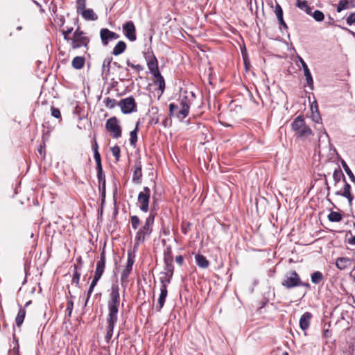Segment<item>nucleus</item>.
I'll return each mask as SVG.
<instances>
[{"instance_id":"f257e3e1","label":"nucleus","mask_w":355,"mask_h":355,"mask_svg":"<svg viewBox=\"0 0 355 355\" xmlns=\"http://www.w3.org/2000/svg\"><path fill=\"white\" fill-rule=\"evenodd\" d=\"M120 306V293L118 284H113L111 286L107 301L108 315L107 318L106 335L105 340L109 343L112 335L114 327L118 320V313Z\"/></svg>"},{"instance_id":"f03ea898","label":"nucleus","mask_w":355,"mask_h":355,"mask_svg":"<svg viewBox=\"0 0 355 355\" xmlns=\"http://www.w3.org/2000/svg\"><path fill=\"white\" fill-rule=\"evenodd\" d=\"M155 214L152 209L148 216L146 218L144 225L137 232L135 238V248L144 243L146 238H148L151 234Z\"/></svg>"},{"instance_id":"7ed1b4c3","label":"nucleus","mask_w":355,"mask_h":355,"mask_svg":"<svg viewBox=\"0 0 355 355\" xmlns=\"http://www.w3.org/2000/svg\"><path fill=\"white\" fill-rule=\"evenodd\" d=\"M180 104V109H179V105L174 103H171L169 104V116H175L180 121H182L188 116L189 112L190 103L188 99V97L187 96H182L181 98Z\"/></svg>"},{"instance_id":"20e7f679","label":"nucleus","mask_w":355,"mask_h":355,"mask_svg":"<svg viewBox=\"0 0 355 355\" xmlns=\"http://www.w3.org/2000/svg\"><path fill=\"white\" fill-rule=\"evenodd\" d=\"M300 277L295 270L288 271L282 282V286L286 289H292L299 286Z\"/></svg>"},{"instance_id":"39448f33","label":"nucleus","mask_w":355,"mask_h":355,"mask_svg":"<svg viewBox=\"0 0 355 355\" xmlns=\"http://www.w3.org/2000/svg\"><path fill=\"white\" fill-rule=\"evenodd\" d=\"M105 129L110 132L112 137L114 139L121 137L122 128L119 120L116 116H112L107 120Z\"/></svg>"},{"instance_id":"423d86ee","label":"nucleus","mask_w":355,"mask_h":355,"mask_svg":"<svg viewBox=\"0 0 355 355\" xmlns=\"http://www.w3.org/2000/svg\"><path fill=\"white\" fill-rule=\"evenodd\" d=\"M150 198V189L148 187H144L143 191L139 192L138 195V203L139 209L143 212H148L149 210V202Z\"/></svg>"},{"instance_id":"0eeeda50","label":"nucleus","mask_w":355,"mask_h":355,"mask_svg":"<svg viewBox=\"0 0 355 355\" xmlns=\"http://www.w3.org/2000/svg\"><path fill=\"white\" fill-rule=\"evenodd\" d=\"M118 105L121 107L122 113L125 114L137 112V103L132 96L121 99L118 103Z\"/></svg>"},{"instance_id":"6e6552de","label":"nucleus","mask_w":355,"mask_h":355,"mask_svg":"<svg viewBox=\"0 0 355 355\" xmlns=\"http://www.w3.org/2000/svg\"><path fill=\"white\" fill-rule=\"evenodd\" d=\"M123 33L125 37L130 42H135L137 40L136 27L132 21H128L123 24Z\"/></svg>"},{"instance_id":"1a4fd4ad","label":"nucleus","mask_w":355,"mask_h":355,"mask_svg":"<svg viewBox=\"0 0 355 355\" xmlns=\"http://www.w3.org/2000/svg\"><path fill=\"white\" fill-rule=\"evenodd\" d=\"M145 59L147 62V66L151 74L159 71L158 61L153 51L144 53Z\"/></svg>"},{"instance_id":"9d476101","label":"nucleus","mask_w":355,"mask_h":355,"mask_svg":"<svg viewBox=\"0 0 355 355\" xmlns=\"http://www.w3.org/2000/svg\"><path fill=\"white\" fill-rule=\"evenodd\" d=\"M135 263V255H132L131 252H128V260L125 268L122 271L121 275V281L122 284L125 282L132 270V266Z\"/></svg>"},{"instance_id":"9b49d317","label":"nucleus","mask_w":355,"mask_h":355,"mask_svg":"<svg viewBox=\"0 0 355 355\" xmlns=\"http://www.w3.org/2000/svg\"><path fill=\"white\" fill-rule=\"evenodd\" d=\"M105 248H103L100 254V259L96 263L94 276L101 278L105 267Z\"/></svg>"},{"instance_id":"f8f14e48","label":"nucleus","mask_w":355,"mask_h":355,"mask_svg":"<svg viewBox=\"0 0 355 355\" xmlns=\"http://www.w3.org/2000/svg\"><path fill=\"white\" fill-rule=\"evenodd\" d=\"M344 182L343 191H337L335 192L336 196H343L347 199L349 205L352 204L354 200V196L351 193V185L347 182V180Z\"/></svg>"},{"instance_id":"ddd939ff","label":"nucleus","mask_w":355,"mask_h":355,"mask_svg":"<svg viewBox=\"0 0 355 355\" xmlns=\"http://www.w3.org/2000/svg\"><path fill=\"white\" fill-rule=\"evenodd\" d=\"M298 59H299L300 62L302 64V69L304 71V74L306 78V84L310 87L311 89H313V80L311 71H310L306 63L304 62V60L300 56L298 57Z\"/></svg>"},{"instance_id":"4468645a","label":"nucleus","mask_w":355,"mask_h":355,"mask_svg":"<svg viewBox=\"0 0 355 355\" xmlns=\"http://www.w3.org/2000/svg\"><path fill=\"white\" fill-rule=\"evenodd\" d=\"M70 40L71 41V46L73 49H78L82 46L86 47L89 42V38L86 36L72 37Z\"/></svg>"},{"instance_id":"2eb2a0df","label":"nucleus","mask_w":355,"mask_h":355,"mask_svg":"<svg viewBox=\"0 0 355 355\" xmlns=\"http://www.w3.org/2000/svg\"><path fill=\"white\" fill-rule=\"evenodd\" d=\"M142 178V165L140 161H137L134 166L132 182L135 184H141Z\"/></svg>"},{"instance_id":"dca6fc26","label":"nucleus","mask_w":355,"mask_h":355,"mask_svg":"<svg viewBox=\"0 0 355 355\" xmlns=\"http://www.w3.org/2000/svg\"><path fill=\"white\" fill-rule=\"evenodd\" d=\"M313 315L310 312H305L300 318L299 324L302 331H306L309 328L311 320Z\"/></svg>"},{"instance_id":"f3484780","label":"nucleus","mask_w":355,"mask_h":355,"mask_svg":"<svg viewBox=\"0 0 355 355\" xmlns=\"http://www.w3.org/2000/svg\"><path fill=\"white\" fill-rule=\"evenodd\" d=\"M353 260L348 257H338L336 261V266L339 270H345L352 267Z\"/></svg>"},{"instance_id":"a211bd4d","label":"nucleus","mask_w":355,"mask_h":355,"mask_svg":"<svg viewBox=\"0 0 355 355\" xmlns=\"http://www.w3.org/2000/svg\"><path fill=\"white\" fill-rule=\"evenodd\" d=\"M275 13L277 16L279 24V28L282 30V28H284L285 30L288 29V26L286 24L284 19V12L283 10L281 7V6L278 3L276 4L275 8Z\"/></svg>"},{"instance_id":"6ab92c4d","label":"nucleus","mask_w":355,"mask_h":355,"mask_svg":"<svg viewBox=\"0 0 355 355\" xmlns=\"http://www.w3.org/2000/svg\"><path fill=\"white\" fill-rule=\"evenodd\" d=\"M167 295L168 291L167 288H166V286L164 285L163 286H161L160 294L158 298V305H157L156 306L157 311H160L163 308Z\"/></svg>"},{"instance_id":"aec40b11","label":"nucleus","mask_w":355,"mask_h":355,"mask_svg":"<svg viewBox=\"0 0 355 355\" xmlns=\"http://www.w3.org/2000/svg\"><path fill=\"white\" fill-rule=\"evenodd\" d=\"M355 8V0H340L337 6V12Z\"/></svg>"},{"instance_id":"412c9836","label":"nucleus","mask_w":355,"mask_h":355,"mask_svg":"<svg viewBox=\"0 0 355 355\" xmlns=\"http://www.w3.org/2000/svg\"><path fill=\"white\" fill-rule=\"evenodd\" d=\"M155 78V84L158 85V88L161 91V94H163L165 89V80L164 77L162 76L160 71H157L152 74Z\"/></svg>"},{"instance_id":"4be33fe9","label":"nucleus","mask_w":355,"mask_h":355,"mask_svg":"<svg viewBox=\"0 0 355 355\" xmlns=\"http://www.w3.org/2000/svg\"><path fill=\"white\" fill-rule=\"evenodd\" d=\"M110 33H111V31H110L107 28H102L100 31L101 40L102 44L104 46H107L110 41H112Z\"/></svg>"},{"instance_id":"5701e85b","label":"nucleus","mask_w":355,"mask_h":355,"mask_svg":"<svg viewBox=\"0 0 355 355\" xmlns=\"http://www.w3.org/2000/svg\"><path fill=\"white\" fill-rule=\"evenodd\" d=\"M79 13L86 20L95 21L98 19L97 15L91 8H85Z\"/></svg>"},{"instance_id":"b1692460","label":"nucleus","mask_w":355,"mask_h":355,"mask_svg":"<svg viewBox=\"0 0 355 355\" xmlns=\"http://www.w3.org/2000/svg\"><path fill=\"white\" fill-rule=\"evenodd\" d=\"M305 123L304 119L302 116H297L293 121L291 123V127L293 130L296 132V134L302 129V126Z\"/></svg>"},{"instance_id":"393cba45","label":"nucleus","mask_w":355,"mask_h":355,"mask_svg":"<svg viewBox=\"0 0 355 355\" xmlns=\"http://www.w3.org/2000/svg\"><path fill=\"white\" fill-rule=\"evenodd\" d=\"M112 62V58L107 56L106 57L102 64V74L107 77L110 73V65Z\"/></svg>"},{"instance_id":"a878e982","label":"nucleus","mask_w":355,"mask_h":355,"mask_svg":"<svg viewBox=\"0 0 355 355\" xmlns=\"http://www.w3.org/2000/svg\"><path fill=\"white\" fill-rule=\"evenodd\" d=\"M126 49V44L123 41H119L114 47L112 53L116 56L123 53Z\"/></svg>"},{"instance_id":"bb28decb","label":"nucleus","mask_w":355,"mask_h":355,"mask_svg":"<svg viewBox=\"0 0 355 355\" xmlns=\"http://www.w3.org/2000/svg\"><path fill=\"white\" fill-rule=\"evenodd\" d=\"M195 258L196 263L200 268H207L209 266V262L204 255L198 254Z\"/></svg>"},{"instance_id":"cd10ccee","label":"nucleus","mask_w":355,"mask_h":355,"mask_svg":"<svg viewBox=\"0 0 355 355\" xmlns=\"http://www.w3.org/2000/svg\"><path fill=\"white\" fill-rule=\"evenodd\" d=\"M101 278L98 277H96V276H94V278L90 284V286L89 287V289L87 291V298H86V300H85V306H86L87 305V303L89 300V298L94 291V287L96 286L98 282L99 281Z\"/></svg>"},{"instance_id":"c85d7f7f","label":"nucleus","mask_w":355,"mask_h":355,"mask_svg":"<svg viewBox=\"0 0 355 355\" xmlns=\"http://www.w3.org/2000/svg\"><path fill=\"white\" fill-rule=\"evenodd\" d=\"M333 178L335 184L338 183L340 180H343V182L346 180L345 176L339 166L334 171Z\"/></svg>"},{"instance_id":"c756f323","label":"nucleus","mask_w":355,"mask_h":355,"mask_svg":"<svg viewBox=\"0 0 355 355\" xmlns=\"http://www.w3.org/2000/svg\"><path fill=\"white\" fill-rule=\"evenodd\" d=\"M85 59L83 56L75 57L72 62L71 65L76 69H80L84 67Z\"/></svg>"},{"instance_id":"7c9ffc66","label":"nucleus","mask_w":355,"mask_h":355,"mask_svg":"<svg viewBox=\"0 0 355 355\" xmlns=\"http://www.w3.org/2000/svg\"><path fill=\"white\" fill-rule=\"evenodd\" d=\"M26 316L25 309L20 308L15 318V322L17 326L20 328L22 325L24 318Z\"/></svg>"},{"instance_id":"2f4dec72","label":"nucleus","mask_w":355,"mask_h":355,"mask_svg":"<svg viewBox=\"0 0 355 355\" xmlns=\"http://www.w3.org/2000/svg\"><path fill=\"white\" fill-rule=\"evenodd\" d=\"M139 121H137L135 129L132 130L130 133V144L132 146H135L136 143L137 141V132L139 131Z\"/></svg>"},{"instance_id":"473e14b6","label":"nucleus","mask_w":355,"mask_h":355,"mask_svg":"<svg viewBox=\"0 0 355 355\" xmlns=\"http://www.w3.org/2000/svg\"><path fill=\"white\" fill-rule=\"evenodd\" d=\"M296 6L298 8L304 10L307 15L311 14L312 8L308 5L306 1L303 0L302 1H300V0H297Z\"/></svg>"},{"instance_id":"72a5a7b5","label":"nucleus","mask_w":355,"mask_h":355,"mask_svg":"<svg viewBox=\"0 0 355 355\" xmlns=\"http://www.w3.org/2000/svg\"><path fill=\"white\" fill-rule=\"evenodd\" d=\"M323 279L324 275L320 271H315L311 275V280L315 284L320 283Z\"/></svg>"},{"instance_id":"f704fd0d","label":"nucleus","mask_w":355,"mask_h":355,"mask_svg":"<svg viewBox=\"0 0 355 355\" xmlns=\"http://www.w3.org/2000/svg\"><path fill=\"white\" fill-rule=\"evenodd\" d=\"M97 171V179L99 184L100 188H105V177L103 174V168L96 169Z\"/></svg>"},{"instance_id":"c9c22d12","label":"nucleus","mask_w":355,"mask_h":355,"mask_svg":"<svg viewBox=\"0 0 355 355\" xmlns=\"http://www.w3.org/2000/svg\"><path fill=\"white\" fill-rule=\"evenodd\" d=\"M315 112L313 111V105H312L311 107V110L312 112V114H311L312 119L315 123H318V124L321 125L322 119L320 115L318 107L317 105H315Z\"/></svg>"},{"instance_id":"e433bc0d","label":"nucleus","mask_w":355,"mask_h":355,"mask_svg":"<svg viewBox=\"0 0 355 355\" xmlns=\"http://www.w3.org/2000/svg\"><path fill=\"white\" fill-rule=\"evenodd\" d=\"M341 165L345 173L349 176L350 180L355 184V175H354V173H352V171H351V169L349 168L347 164L344 159H341Z\"/></svg>"},{"instance_id":"4c0bfd02","label":"nucleus","mask_w":355,"mask_h":355,"mask_svg":"<svg viewBox=\"0 0 355 355\" xmlns=\"http://www.w3.org/2000/svg\"><path fill=\"white\" fill-rule=\"evenodd\" d=\"M164 270L165 272H161L162 275L167 276L170 275L172 277L173 275L174 267L173 263L164 262Z\"/></svg>"},{"instance_id":"58836bf2","label":"nucleus","mask_w":355,"mask_h":355,"mask_svg":"<svg viewBox=\"0 0 355 355\" xmlns=\"http://www.w3.org/2000/svg\"><path fill=\"white\" fill-rule=\"evenodd\" d=\"M327 218L331 222H340L342 220L343 216L339 212L332 211L329 213Z\"/></svg>"},{"instance_id":"ea45409f","label":"nucleus","mask_w":355,"mask_h":355,"mask_svg":"<svg viewBox=\"0 0 355 355\" xmlns=\"http://www.w3.org/2000/svg\"><path fill=\"white\" fill-rule=\"evenodd\" d=\"M311 134L312 131L311 128L309 126H307L306 123H304L302 129H300V131L297 133V137H302L310 135Z\"/></svg>"},{"instance_id":"a19ab883","label":"nucleus","mask_w":355,"mask_h":355,"mask_svg":"<svg viewBox=\"0 0 355 355\" xmlns=\"http://www.w3.org/2000/svg\"><path fill=\"white\" fill-rule=\"evenodd\" d=\"M119 79L120 81L128 80L130 79V70L128 68L121 69L119 74Z\"/></svg>"},{"instance_id":"79ce46f5","label":"nucleus","mask_w":355,"mask_h":355,"mask_svg":"<svg viewBox=\"0 0 355 355\" xmlns=\"http://www.w3.org/2000/svg\"><path fill=\"white\" fill-rule=\"evenodd\" d=\"M310 15H311L313 17V19L318 22L322 21L324 19V13L319 10H315L313 12H311V14Z\"/></svg>"},{"instance_id":"37998d69","label":"nucleus","mask_w":355,"mask_h":355,"mask_svg":"<svg viewBox=\"0 0 355 355\" xmlns=\"http://www.w3.org/2000/svg\"><path fill=\"white\" fill-rule=\"evenodd\" d=\"M164 262H169L173 263V257L172 254V251L171 248H167L166 250L164 251Z\"/></svg>"},{"instance_id":"c03bdc74","label":"nucleus","mask_w":355,"mask_h":355,"mask_svg":"<svg viewBox=\"0 0 355 355\" xmlns=\"http://www.w3.org/2000/svg\"><path fill=\"white\" fill-rule=\"evenodd\" d=\"M103 103L106 107L112 109L116 105V101L114 98L107 97L104 99Z\"/></svg>"},{"instance_id":"a18cd8bd","label":"nucleus","mask_w":355,"mask_h":355,"mask_svg":"<svg viewBox=\"0 0 355 355\" xmlns=\"http://www.w3.org/2000/svg\"><path fill=\"white\" fill-rule=\"evenodd\" d=\"M94 157L96 164V169L103 168L101 157L98 150H95V152H94Z\"/></svg>"},{"instance_id":"49530a36","label":"nucleus","mask_w":355,"mask_h":355,"mask_svg":"<svg viewBox=\"0 0 355 355\" xmlns=\"http://www.w3.org/2000/svg\"><path fill=\"white\" fill-rule=\"evenodd\" d=\"M130 221H131L132 227L134 230H137L140 223L139 218L137 216H132L130 217Z\"/></svg>"},{"instance_id":"de8ad7c7","label":"nucleus","mask_w":355,"mask_h":355,"mask_svg":"<svg viewBox=\"0 0 355 355\" xmlns=\"http://www.w3.org/2000/svg\"><path fill=\"white\" fill-rule=\"evenodd\" d=\"M111 151L112 153V155L116 159V161L118 162L120 158V153L121 150L119 146H114L112 148H111Z\"/></svg>"},{"instance_id":"09e8293b","label":"nucleus","mask_w":355,"mask_h":355,"mask_svg":"<svg viewBox=\"0 0 355 355\" xmlns=\"http://www.w3.org/2000/svg\"><path fill=\"white\" fill-rule=\"evenodd\" d=\"M76 8L78 13L86 8V0H76Z\"/></svg>"},{"instance_id":"8fccbe9b","label":"nucleus","mask_w":355,"mask_h":355,"mask_svg":"<svg viewBox=\"0 0 355 355\" xmlns=\"http://www.w3.org/2000/svg\"><path fill=\"white\" fill-rule=\"evenodd\" d=\"M80 272H73L71 284H75L76 286L79 287V281L80 278Z\"/></svg>"},{"instance_id":"3c124183","label":"nucleus","mask_w":355,"mask_h":355,"mask_svg":"<svg viewBox=\"0 0 355 355\" xmlns=\"http://www.w3.org/2000/svg\"><path fill=\"white\" fill-rule=\"evenodd\" d=\"M126 64L128 67L132 68V69H136L137 71H141L144 69V67L141 64H134L133 63H132L129 59H127L126 60Z\"/></svg>"},{"instance_id":"603ef678","label":"nucleus","mask_w":355,"mask_h":355,"mask_svg":"<svg viewBox=\"0 0 355 355\" xmlns=\"http://www.w3.org/2000/svg\"><path fill=\"white\" fill-rule=\"evenodd\" d=\"M73 309V302L72 300H68L67 303L66 311L67 312V317L70 318Z\"/></svg>"},{"instance_id":"864d4df0","label":"nucleus","mask_w":355,"mask_h":355,"mask_svg":"<svg viewBox=\"0 0 355 355\" xmlns=\"http://www.w3.org/2000/svg\"><path fill=\"white\" fill-rule=\"evenodd\" d=\"M172 277H170V275L164 276L160 277V282H161V286H163L164 285L166 286V288H167V284H169L171 282Z\"/></svg>"},{"instance_id":"5fc2aeb1","label":"nucleus","mask_w":355,"mask_h":355,"mask_svg":"<svg viewBox=\"0 0 355 355\" xmlns=\"http://www.w3.org/2000/svg\"><path fill=\"white\" fill-rule=\"evenodd\" d=\"M346 22L348 25L352 26L355 24V12L350 13L346 18Z\"/></svg>"},{"instance_id":"6e6d98bb","label":"nucleus","mask_w":355,"mask_h":355,"mask_svg":"<svg viewBox=\"0 0 355 355\" xmlns=\"http://www.w3.org/2000/svg\"><path fill=\"white\" fill-rule=\"evenodd\" d=\"M51 115L56 119H61V114L60 110L55 107H51Z\"/></svg>"},{"instance_id":"4d7b16f0","label":"nucleus","mask_w":355,"mask_h":355,"mask_svg":"<svg viewBox=\"0 0 355 355\" xmlns=\"http://www.w3.org/2000/svg\"><path fill=\"white\" fill-rule=\"evenodd\" d=\"M73 31V28L72 27H70V28H67L66 30H63L62 31V35L64 36V40H69L70 38L69 37V34L71 33Z\"/></svg>"},{"instance_id":"13d9d810","label":"nucleus","mask_w":355,"mask_h":355,"mask_svg":"<svg viewBox=\"0 0 355 355\" xmlns=\"http://www.w3.org/2000/svg\"><path fill=\"white\" fill-rule=\"evenodd\" d=\"M154 187L155 188L156 187L155 186ZM152 199H153V207L155 208V206L157 205V202L159 200V195L155 189L154 194L153 195Z\"/></svg>"},{"instance_id":"bf43d9fd","label":"nucleus","mask_w":355,"mask_h":355,"mask_svg":"<svg viewBox=\"0 0 355 355\" xmlns=\"http://www.w3.org/2000/svg\"><path fill=\"white\" fill-rule=\"evenodd\" d=\"M81 36H84V33L83 31H80L79 28H78L73 33L72 37H78Z\"/></svg>"},{"instance_id":"052dcab7","label":"nucleus","mask_w":355,"mask_h":355,"mask_svg":"<svg viewBox=\"0 0 355 355\" xmlns=\"http://www.w3.org/2000/svg\"><path fill=\"white\" fill-rule=\"evenodd\" d=\"M99 190L101 193V205H103L105 200V188H100Z\"/></svg>"},{"instance_id":"680f3d73","label":"nucleus","mask_w":355,"mask_h":355,"mask_svg":"<svg viewBox=\"0 0 355 355\" xmlns=\"http://www.w3.org/2000/svg\"><path fill=\"white\" fill-rule=\"evenodd\" d=\"M175 261L177 262L178 264L182 266L184 262V257L182 255L177 256L175 257Z\"/></svg>"},{"instance_id":"e2e57ef3","label":"nucleus","mask_w":355,"mask_h":355,"mask_svg":"<svg viewBox=\"0 0 355 355\" xmlns=\"http://www.w3.org/2000/svg\"><path fill=\"white\" fill-rule=\"evenodd\" d=\"M19 344H18V342L17 341L16 342V346H15L13 347V351H14V355H20L19 354Z\"/></svg>"},{"instance_id":"0e129e2a","label":"nucleus","mask_w":355,"mask_h":355,"mask_svg":"<svg viewBox=\"0 0 355 355\" xmlns=\"http://www.w3.org/2000/svg\"><path fill=\"white\" fill-rule=\"evenodd\" d=\"M299 286H304L308 289H309L311 288L310 284L309 282H302L301 279H300V283L299 284Z\"/></svg>"},{"instance_id":"69168bd1","label":"nucleus","mask_w":355,"mask_h":355,"mask_svg":"<svg viewBox=\"0 0 355 355\" xmlns=\"http://www.w3.org/2000/svg\"><path fill=\"white\" fill-rule=\"evenodd\" d=\"M82 267H83V265H81V264H75L73 272H80V270H82Z\"/></svg>"},{"instance_id":"338daca9","label":"nucleus","mask_w":355,"mask_h":355,"mask_svg":"<svg viewBox=\"0 0 355 355\" xmlns=\"http://www.w3.org/2000/svg\"><path fill=\"white\" fill-rule=\"evenodd\" d=\"M111 37H112V40H117L119 38V35L113 32V31H111Z\"/></svg>"},{"instance_id":"774afa93","label":"nucleus","mask_w":355,"mask_h":355,"mask_svg":"<svg viewBox=\"0 0 355 355\" xmlns=\"http://www.w3.org/2000/svg\"><path fill=\"white\" fill-rule=\"evenodd\" d=\"M347 242L350 245H355V235L349 239Z\"/></svg>"}]
</instances>
